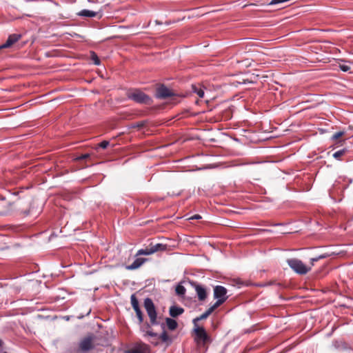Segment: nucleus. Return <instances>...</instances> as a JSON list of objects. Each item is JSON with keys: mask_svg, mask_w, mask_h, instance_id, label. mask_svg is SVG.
<instances>
[{"mask_svg": "<svg viewBox=\"0 0 353 353\" xmlns=\"http://www.w3.org/2000/svg\"><path fill=\"white\" fill-rule=\"evenodd\" d=\"M128 99L132 100L138 103L150 104L151 98L139 89L129 90L126 92Z\"/></svg>", "mask_w": 353, "mask_h": 353, "instance_id": "f257e3e1", "label": "nucleus"}, {"mask_svg": "<svg viewBox=\"0 0 353 353\" xmlns=\"http://www.w3.org/2000/svg\"><path fill=\"white\" fill-rule=\"evenodd\" d=\"M144 307L147 314L150 320V325H159L160 323L157 321V314L155 309L154 304L152 300L150 298H146L144 300Z\"/></svg>", "mask_w": 353, "mask_h": 353, "instance_id": "f03ea898", "label": "nucleus"}, {"mask_svg": "<svg viewBox=\"0 0 353 353\" xmlns=\"http://www.w3.org/2000/svg\"><path fill=\"white\" fill-rule=\"evenodd\" d=\"M287 263L290 268L299 274H305L310 270V268L307 267L301 260L297 259H289L287 260Z\"/></svg>", "mask_w": 353, "mask_h": 353, "instance_id": "7ed1b4c3", "label": "nucleus"}, {"mask_svg": "<svg viewBox=\"0 0 353 353\" xmlns=\"http://www.w3.org/2000/svg\"><path fill=\"white\" fill-rule=\"evenodd\" d=\"M94 336L93 334L88 335L82 339L79 343L80 350L83 352H86L92 350L94 347Z\"/></svg>", "mask_w": 353, "mask_h": 353, "instance_id": "20e7f679", "label": "nucleus"}, {"mask_svg": "<svg viewBox=\"0 0 353 353\" xmlns=\"http://www.w3.org/2000/svg\"><path fill=\"white\" fill-rule=\"evenodd\" d=\"M174 95V92L163 84L157 88L155 93V97L159 99H165Z\"/></svg>", "mask_w": 353, "mask_h": 353, "instance_id": "39448f33", "label": "nucleus"}, {"mask_svg": "<svg viewBox=\"0 0 353 353\" xmlns=\"http://www.w3.org/2000/svg\"><path fill=\"white\" fill-rule=\"evenodd\" d=\"M194 331L196 334V340L206 343L210 341V336L207 334L205 330L203 327H199L198 325L194 326Z\"/></svg>", "mask_w": 353, "mask_h": 353, "instance_id": "423d86ee", "label": "nucleus"}, {"mask_svg": "<svg viewBox=\"0 0 353 353\" xmlns=\"http://www.w3.org/2000/svg\"><path fill=\"white\" fill-rule=\"evenodd\" d=\"M227 293L228 290L222 285H216L214 287L213 296L214 299H219L225 302L228 298Z\"/></svg>", "mask_w": 353, "mask_h": 353, "instance_id": "0eeeda50", "label": "nucleus"}, {"mask_svg": "<svg viewBox=\"0 0 353 353\" xmlns=\"http://www.w3.org/2000/svg\"><path fill=\"white\" fill-rule=\"evenodd\" d=\"M192 286L194 288L199 301H204L207 298L206 289L201 284L196 282H191Z\"/></svg>", "mask_w": 353, "mask_h": 353, "instance_id": "6e6552de", "label": "nucleus"}, {"mask_svg": "<svg viewBox=\"0 0 353 353\" xmlns=\"http://www.w3.org/2000/svg\"><path fill=\"white\" fill-rule=\"evenodd\" d=\"M130 301H131L132 306L137 314V316L139 320V322L141 323L143 320V313L141 310V308L139 307V301L137 299L135 294L131 295Z\"/></svg>", "mask_w": 353, "mask_h": 353, "instance_id": "1a4fd4ad", "label": "nucleus"}, {"mask_svg": "<svg viewBox=\"0 0 353 353\" xmlns=\"http://www.w3.org/2000/svg\"><path fill=\"white\" fill-rule=\"evenodd\" d=\"M184 312V309L181 307L173 305L169 309V314L172 318H176Z\"/></svg>", "mask_w": 353, "mask_h": 353, "instance_id": "9d476101", "label": "nucleus"}, {"mask_svg": "<svg viewBox=\"0 0 353 353\" xmlns=\"http://www.w3.org/2000/svg\"><path fill=\"white\" fill-rule=\"evenodd\" d=\"M148 350L147 345L145 344H138L128 350V353H145Z\"/></svg>", "mask_w": 353, "mask_h": 353, "instance_id": "9b49d317", "label": "nucleus"}, {"mask_svg": "<svg viewBox=\"0 0 353 353\" xmlns=\"http://www.w3.org/2000/svg\"><path fill=\"white\" fill-rule=\"evenodd\" d=\"M145 259L143 258H137L136 259L133 263L129 265H126L125 268L128 270H134L139 268L145 261Z\"/></svg>", "mask_w": 353, "mask_h": 353, "instance_id": "f8f14e48", "label": "nucleus"}, {"mask_svg": "<svg viewBox=\"0 0 353 353\" xmlns=\"http://www.w3.org/2000/svg\"><path fill=\"white\" fill-rule=\"evenodd\" d=\"M161 325V329L163 330V332L159 336V338L164 343H172V340L170 339V338L169 337V336L168 335L166 331H165V324L162 323L160 324Z\"/></svg>", "mask_w": 353, "mask_h": 353, "instance_id": "ddd939ff", "label": "nucleus"}, {"mask_svg": "<svg viewBox=\"0 0 353 353\" xmlns=\"http://www.w3.org/2000/svg\"><path fill=\"white\" fill-rule=\"evenodd\" d=\"M150 248L152 254L159 252L164 251L167 249V245L163 243H156L155 245H150Z\"/></svg>", "mask_w": 353, "mask_h": 353, "instance_id": "4468645a", "label": "nucleus"}, {"mask_svg": "<svg viewBox=\"0 0 353 353\" xmlns=\"http://www.w3.org/2000/svg\"><path fill=\"white\" fill-rule=\"evenodd\" d=\"M78 15L83 17L92 18L97 15V12L84 9L81 10Z\"/></svg>", "mask_w": 353, "mask_h": 353, "instance_id": "2eb2a0df", "label": "nucleus"}, {"mask_svg": "<svg viewBox=\"0 0 353 353\" xmlns=\"http://www.w3.org/2000/svg\"><path fill=\"white\" fill-rule=\"evenodd\" d=\"M165 326H167L168 328L172 331L176 330L178 326L177 322L172 318L167 317L165 319Z\"/></svg>", "mask_w": 353, "mask_h": 353, "instance_id": "dca6fc26", "label": "nucleus"}, {"mask_svg": "<svg viewBox=\"0 0 353 353\" xmlns=\"http://www.w3.org/2000/svg\"><path fill=\"white\" fill-rule=\"evenodd\" d=\"M192 91L193 93L197 94L200 98H203L204 97L205 92L203 88L199 85H192Z\"/></svg>", "mask_w": 353, "mask_h": 353, "instance_id": "f3484780", "label": "nucleus"}, {"mask_svg": "<svg viewBox=\"0 0 353 353\" xmlns=\"http://www.w3.org/2000/svg\"><path fill=\"white\" fill-rule=\"evenodd\" d=\"M211 314H212V312L210 311L209 309H208L201 316H198V317H196V318L193 319L192 323H193L194 325L196 326L198 321L207 319Z\"/></svg>", "mask_w": 353, "mask_h": 353, "instance_id": "a211bd4d", "label": "nucleus"}, {"mask_svg": "<svg viewBox=\"0 0 353 353\" xmlns=\"http://www.w3.org/2000/svg\"><path fill=\"white\" fill-rule=\"evenodd\" d=\"M175 291L178 296H183L185 294L186 290L183 285L178 284L176 287Z\"/></svg>", "mask_w": 353, "mask_h": 353, "instance_id": "6ab92c4d", "label": "nucleus"}, {"mask_svg": "<svg viewBox=\"0 0 353 353\" xmlns=\"http://www.w3.org/2000/svg\"><path fill=\"white\" fill-rule=\"evenodd\" d=\"M344 134H334L332 137V140L336 141L337 143H343L344 144H346V139L342 140L341 138Z\"/></svg>", "mask_w": 353, "mask_h": 353, "instance_id": "aec40b11", "label": "nucleus"}, {"mask_svg": "<svg viewBox=\"0 0 353 353\" xmlns=\"http://www.w3.org/2000/svg\"><path fill=\"white\" fill-rule=\"evenodd\" d=\"M90 59L93 61L94 64L99 65L101 63L100 59L94 52H90Z\"/></svg>", "mask_w": 353, "mask_h": 353, "instance_id": "412c9836", "label": "nucleus"}, {"mask_svg": "<svg viewBox=\"0 0 353 353\" xmlns=\"http://www.w3.org/2000/svg\"><path fill=\"white\" fill-rule=\"evenodd\" d=\"M152 254V252H151V250H150V247H148V248H146L145 249L139 250L137 253V256H139V255H150Z\"/></svg>", "mask_w": 353, "mask_h": 353, "instance_id": "4be33fe9", "label": "nucleus"}, {"mask_svg": "<svg viewBox=\"0 0 353 353\" xmlns=\"http://www.w3.org/2000/svg\"><path fill=\"white\" fill-rule=\"evenodd\" d=\"M216 302L210 306L208 309L212 313L214 310H216L218 307H219L221 305H222L224 302L219 299H216Z\"/></svg>", "mask_w": 353, "mask_h": 353, "instance_id": "5701e85b", "label": "nucleus"}, {"mask_svg": "<svg viewBox=\"0 0 353 353\" xmlns=\"http://www.w3.org/2000/svg\"><path fill=\"white\" fill-rule=\"evenodd\" d=\"M14 44V42H12V41L8 38V39L6 40V41L0 46V50L1 49H3V48H10L11 47L12 45Z\"/></svg>", "mask_w": 353, "mask_h": 353, "instance_id": "b1692460", "label": "nucleus"}, {"mask_svg": "<svg viewBox=\"0 0 353 353\" xmlns=\"http://www.w3.org/2000/svg\"><path fill=\"white\" fill-rule=\"evenodd\" d=\"M346 151H347V149L345 148L343 149L336 151V152H334L332 156L335 159H339L340 157L343 155Z\"/></svg>", "mask_w": 353, "mask_h": 353, "instance_id": "393cba45", "label": "nucleus"}, {"mask_svg": "<svg viewBox=\"0 0 353 353\" xmlns=\"http://www.w3.org/2000/svg\"><path fill=\"white\" fill-rule=\"evenodd\" d=\"M9 39H10L14 43L18 41L21 38V34H12L9 35Z\"/></svg>", "mask_w": 353, "mask_h": 353, "instance_id": "a878e982", "label": "nucleus"}, {"mask_svg": "<svg viewBox=\"0 0 353 353\" xmlns=\"http://www.w3.org/2000/svg\"><path fill=\"white\" fill-rule=\"evenodd\" d=\"M339 68L343 72H348L350 70V66L345 63H339Z\"/></svg>", "mask_w": 353, "mask_h": 353, "instance_id": "bb28decb", "label": "nucleus"}, {"mask_svg": "<svg viewBox=\"0 0 353 353\" xmlns=\"http://www.w3.org/2000/svg\"><path fill=\"white\" fill-rule=\"evenodd\" d=\"M327 256H328L327 254H321L317 257L311 259V261H312V263H313L314 262L318 261L319 259H325Z\"/></svg>", "mask_w": 353, "mask_h": 353, "instance_id": "cd10ccee", "label": "nucleus"}, {"mask_svg": "<svg viewBox=\"0 0 353 353\" xmlns=\"http://www.w3.org/2000/svg\"><path fill=\"white\" fill-rule=\"evenodd\" d=\"M110 144V142L109 141H106V140H104L103 141H101L99 145L100 148H103V149H105Z\"/></svg>", "mask_w": 353, "mask_h": 353, "instance_id": "c85d7f7f", "label": "nucleus"}, {"mask_svg": "<svg viewBox=\"0 0 353 353\" xmlns=\"http://www.w3.org/2000/svg\"><path fill=\"white\" fill-rule=\"evenodd\" d=\"M144 336H149L151 337H157L158 334H157V333L154 332L152 330H148V331H146Z\"/></svg>", "mask_w": 353, "mask_h": 353, "instance_id": "c756f323", "label": "nucleus"}, {"mask_svg": "<svg viewBox=\"0 0 353 353\" xmlns=\"http://www.w3.org/2000/svg\"><path fill=\"white\" fill-rule=\"evenodd\" d=\"M201 219V216L199 214H195V215L188 218L189 220H198V219Z\"/></svg>", "mask_w": 353, "mask_h": 353, "instance_id": "7c9ffc66", "label": "nucleus"}, {"mask_svg": "<svg viewBox=\"0 0 353 353\" xmlns=\"http://www.w3.org/2000/svg\"><path fill=\"white\" fill-rule=\"evenodd\" d=\"M90 157V154H82L81 156H80L79 157V159L80 160H83V159H86L87 158H88Z\"/></svg>", "mask_w": 353, "mask_h": 353, "instance_id": "2f4dec72", "label": "nucleus"}, {"mask_svg": "<svg viewBox=\"0 0 353 353\" xmlns=\"http://www.w3.org/2000/svg\"><path fill=\"white\" fill-rule=\"evenodd\" d=\"M168 194L170 195V196H179L180 194V192H178V193H172V194H170V192H168Z\"/></svg>", "mask_w": 353, "mask_h": 353, "instance_id": "473e14b6", "label": "nucleus"}, {"mask_svg": "<svg viewBox=\"0 0 353 353\" xmlns=\"http://www.w3.org/2000/svg\"><path fill=\"white\" fill-rule=\"evenodd\" d=\"M24 213L26 214V215H28L30 213V211H25Z\"/></svg>", "mask_w": 353, "mask_h": 353, "instance_id": "72a5a7b5", "label": "nucleus"}, {"mask_svg": "<svg viewBox=\"0 0 353 353\" xmlns=\"http://www.w3.org/2000/svg\"><path fill=\"white\" fill-rule=\"evenodd\" d=\"M321 132H322V133L326 132V130H321Z\"/></svg>", "mask_w": 353, "mask_h": 353, "instance_id": "f704fd0d", "label": "nucleus"}, {"mask_svg": "<svg viewBox=\"0 0 353 353\" xmlns=\"http://www.w3.org/2000/svg\"><path fill=\"white\" fill-rule=\"evenodd\" d=\"M147 327H150V325L148 323V324H147Z\"/></svg>", "mask_w": 353, "mask_h": 353, "instance_id": "c9c22d12", "label": "nucleus"}, {"mask_svg": "<svg viewBox=\"0 0 353 353\" xmlns=\"http://www.w3.org/2000/svg\"><path fill=\"white\" fill-rule=\"evenodd\" d=\"M281 225V223H277V224H275V225Z\"/></svg>", "mask_w": 353, "mask_h": 353, "instance_id": "e433bc0d", "label": "nucleus"}]
</instances>
